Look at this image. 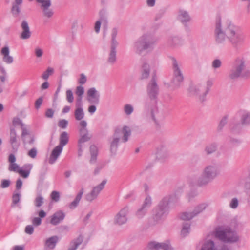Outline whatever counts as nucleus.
<instances>
[{"mask_svg":"<svg viewBox=\"0 0 250 250\" xmlns=\"http://www.w3.org/2000/svg\"><path fill=\"white\" fill-rule=\"evenodd\" d=\"M214 32L215 41L218 44L226 45L229 42L236 47L244 41L243 32L239 27L230 21H227L222 26L219 17L216 21Z\"/></svg>","mask_w":250,"mask_h":250,"instance_id":"obj_1","label":"nucleus"},{"mask_svg":"<svg viewBox=\"0 0 250 250\" xmlns=\"http://www.w3.org/2000/svg\"><path fill=\"white\" fill-rule=\"evenodd\" d=\"M131 134V130L129 126L124 125L122 128L115 129L114 134L110 139V151L115 153L119 143H125Z\"/></svg>","mask_w":250,"mask_h":250,"instance_id":"obj_2","label":"nucleus"},{"mask_svg":"<svg viewBox=\"0 0 250 250\" xmlns=\"http://www.w3.org/2000/svg\"><path fill=\"white\" fill-rule=\"evenodd\" d=\"M220 174L218 166L212 163L206 166L203 169L201 176L196 181V185L200 187L208 185Z\"/></svg>","mask_w":250,"mask_h":250,"instance_id":"obj_3","label":"nucleus"},{"mask_svg":"<svg viewBox=\"0 0 250 250\" xmlns=\"http://www.w3.org/2000/svg\"><path fill=\"white\" fill-rule=\"evenodd\" d=\"M215 237L226 243H235L239 241V237L235 231L229 227L217 228L213 232Z\"/></svg>","mask_w":250,"mask_h":250,"instance_id":"obj_4","label":"nucleus"},{"mask_svg":"<svg viewBox=\"0 0 250 250\" xmlns=\"http://www.w3.org/2000/svg\"><path fill=\"white\" fill-rule=\"evenodd\" d=\"M157 39L151 33H146L141 37L135 42L134 47L137 53H141L144 50L152 49L156 44Z\"/></svg>","mask_w":250,"mask_h":250,"instance_id":"obj_5","label":"nucleus"},{"mask_svg":"<svg viewBox=\"0 0 250 250\" xmlns=\"http://www.w3.org/2000/svg\"><path fill=\"white\" fill-rule=\"evenodd\" d=\"M8 161L9 163V171L18 173L21 177L25 179L28 177L33 168L32 164H26L20 167L19 165L15 163L16 157L13 154H10L9 155Z\"/></svg>","mask_w":250,"mask_h":250,"instance_id":"obj_6","label":"nucleus"},{"mask_svg":"<svg viewBox=\"0 0 250 250\" xmlns=\"http://www.w3.org/2000/svg\"><path fill=\"white\" fill-rule=\"evenodd\" d=\"M246 62L244 58H237L234 68L230 71L229 77L231 79L239 77H250V70L246 69Z\"/></svg>","mask_w":250,"mask_h":250,"instance_id":"obj_7","label":"nucleus"},{"mask_svg":"<svg viewBox=\"0 0 250 250\" xmlns=\"http://www.w3.org/2000/svg\"><path fill=\"white\" fill-rule=\"evenodd\" d=\"M171 62L173 70V78L171 83L175 88H178L184 80V76L179 62L174 58L171 59Z\"/></svg>","mask_w":250,"mask_h":250,"instance_id":"obj_8","label":"nucleus"},{"mask_svg":"<svg viewBox=\"0 0 250 250\" xmlns=\"http://www.w3.org/2000/svg\"><path fill=\"white\" fill-rule=\"evenodd\" d=\"M196 250H231L226 247H219L217 243L210 239H206L196 246Z\"/></svg>","mask_w":250,"mask_h":250,"instance_id":"obj_9","label":"nucleus"},{"mask_svg":"<svg viewBox=\"0 0 250 250\" xmlns=\"http://www.w3.org/2000/svg\"><path fill=\"white\" fill-rule=\"evenodd\" d=\"M80 125L81 126L79 129L80 138L78 141L79 156L81 155V153L83 151V144L84 142L89 140L91 137V136L89 134L88 131L86 128L87 122L84 120H82L80 122Z\"/></svg>","mask_w":250,"mask_h":250,"instance_id":"obj_10","label":"nucleus"},{"mask_svg":"<svg viewBox=\"0 0 250 250\" xmlns=\"http://www.w3.org/2000/svg\"><path fill=\"white\" fill-rule=\"evenodd\" d=\"M36 1L41 4L40 8L42 11L43 16L47 19H50L53 16L54 11L50 8L51 0H36Z\"/></svg>","mask_w":250,"mask_h":250,"instance_id":"obj_11","label":"nucleus"},{"mask_svg":"<svg viewBox=\"0 0 250 250\" xmlns=\"http://www.w3.org/2000/svg\"><path fill=\"white\" fill-rule=\"evenodd\" d=\"M107 181L103 180L99 185L94 187L92 190L85 195V199L86 201L91 202L96 199L100 192L104 189Z\"/></svg>","mask_w":250,"mask_h":250,"instance_id":"obj_12","label":"nucleus"},{"mask_svg":"<svg viewBox=\"0 0 250 250\" xmlns=\"http://www.w3.org/2000/svg\"><path fill=\"white\" fill-rule=\"evenodd\" d=\"M167 211V203L162 201L155 210L154 219L158 222Z\"/></svg>","mask_w":250,"mask_h":250,"instance_id":"obj_13","label":"nucleus"},{"mask_svg":"<svg viewBox=\"0 0 250 250\" xmlns=\"http://www.w3.org/2000/svg\"><path fill=\"white\" fill-rule=\"evenodd\" d=\"M128 213V207L121 209L114 218V223L118 225H122L127 221V215Z\"/></svg>","mask_w":250,"mask_h":250,"instance_id":"obj_14","label":"nucleus"},{"mask_svg":"<svg viewBox=\"0 0 250 250\" xmlns=\"http://www.w3.org/2000/svg\"><path fill=\"white\" fill-rule=\"evenodd\" d=\"M241 125L237 124L231 127L232 131L234 133L239 132L241 129V125H248L250 124V113L244 111L241 116Z\"/></svg>","mask_w":250,"mask_h":250,"instance_id":"obj_15","label":"nucleus"},{"mask_svg":"<svg viewBox=\"0 0 250 250\" xmlns=\"http://www.w3.org/2000/svg\"><path fill=\"white\" fill-rule=\"evenodd\" d=\"M87 100L89 104H98L100 101V94L94 87L89 88L87 92Z\"/></svg>","mask_w":250,"mask_h":250,"instance_id":"obj_16","label":"nucleus"},{"mask_svg":"<svg viewBox=\"0 0 250 250\" xmlns=\"http://www.w3.org/2000/svg\"><path fill=\"white\" fill-rule=\"evenodd\" d=\"M148 96L151 100H155L158 93V87L154 78H153L147 86Z\"/></svg>","mask_w":250,"mask_h":250,"instance_id":"obj_17","label":"nucleus"},{"mask_svg":"<svg viewBox=\"0 0 250 250\" xmlns=\"http://www.w3.org/2000/svg\"><path fill=\"white\" fill-rule=\"evenodd\" d=\"M203 88H204L203 83H198L191 86L189 91L192 95L198 96L200 101H204L205 100L206 96L202 95Z\"/></svg>","mask_w":250,"mask_h":250,"instance_id":"obj_18","label":"nucleus"},{"mask_svg":"<svg viewBox=\"0 0 250 250\" xmlns=\"http://www.w3.org/2000/svg\"><path fill=\"white\" fill-rule=\"evenodd\" d=\"M65 216V214L62 211L58 210L50 216V223L54 226L57 225L63 220Z\"/></svg>","mask_w":250,"mask_h":250,"instance_id":"obj_19","label":"nucleus"},{"mask_svg":"<svg viewBox=\"0 0 250 250\" xmlns=\"http://www.w3.org/2000/svg\"><path fill=\"white\" fill-rule=\"evenodd\" d=\"M10 143L11 145L13 152H16L20 146V143L18 141L16 132L13 128L10 129Z\"/></svg>","mask_w":250,"mask_h":250,"instance_id":"obj_20","label":"nucleus"},{"mask_svg":"<svg viewBox=\"0 0 250 250\" xmlns=\"http://www.w3.org/2000/svg\"><path fill=\"white\" fill-rule=\"evenodd\" d=\"M21 27L22 30L20 35V38L23 40L29 39L31 35L28 22L26 21H23L21 24Z\"/></svg>","mask_w":250,"mask_h":250,"instance_id":"obj_21","label":"nucleus"},{"mask_svg":"<svg viewBox=\"0 0 250 250\" xmlns=\"http://www.w3.org/2000/svg\"><path fill=\"white\" fill-rule=\"evenodd\" d=\"M177 18L183 24H186L191 21V17L188 12L184 10L179 11Z\"/></svg>","mask_w":250,"mask_h":250,"instance_id":"obj_22","label":"nucleus"},{"mask_svg":"<svg viewBox=\"0 0 250 250\" xmlns=\"http://www.w3.org/2000/svg\"><path fill=\"white\" fill-rule=\"evenodd\" d=\"M1 54L3 56V61L7 64H11L13 62V58L10 55L9 47L4 46L1 50Z\"/></svg>","mask_w":250,"mask_h":250,"instance_id":"obj_23","label":"nucleus"},{"mask_svg":"<svg viewBox=\"0 0 250 250\" xmlns=\"http://www.w3.org/2000/svg\"><path fill=\"white\" fill-rule=\"evenodd\" d=\"M62 149L63 147L59 146H57L53 149L49 159V164H53L54 163L62 152Z\"/></svg>","mask_w":250,"mask_h":250,"instance_id":"obj_24","label":"nucleus"},{"mask_svg":"<svg viewBox=\"0 0 250 250\" xmlns=\"http://www.w3.org/2000/svg\"><path fill=\"white\" fill-rule=\"evenodd\" d=\"M23 0H14L12 3L11 7V13L14 17L19 16L21 12V6L22 4Z\"/></svg>","mask_w":250,"mask_h":250,"instance_id":"obj_25","label":"nucleus"},{"mask_svg":"<svg viewBox=\"0 0 250 250\" xmlns=\"http://www.w3.org/2000/svg\"><path fill=\"white\" fill-rule=\"evenodd\" d=\"M58 237L57 236H53L48 238L45 241V248L48 250L54 249L58 241Z\"/></svg>","mask_w":250,"mask_h":250,"instance_id":"obj_26","label":"nucleus"},{"mask_svg":"<svg viewBox=\"0 0 250 250\" xmlns=\"http://www.w3.org/2000/svg\"><path fill=\"white\" fill-rule=\"evenodd\" d=\"M21 128L22 130L21 137L22 140H27V138H29V139H30V142L34 143V139L30 134L29 129L25 126V125H22Z\"/></svg>","mask_w":250,"mask_h":250,"instance_id":"obj_27","label":"nucleus"},{"mask_svg":"<svg viewBox=\"0 0 250 250\" xmlns=\"http://www.w3.org/2000/svg\"><path fill=\"white\" fill-rule=\"evenodd\" d=\"M117 45H111L110 49L108 58V62L114 63L116 60V47Z\"/></svg>","mask_w":250,"mask_h":250,"instance_id":"obj_28","label":"nucleus"},{"mask_svg":"<svg viewBox=\"0 0 250 250\" xmlns=\"http://www.w3.org/2000/svg\"><path fill=\"white\" fill-rule=\"evenodd\" d=\"M84 88L82 85L78 86L76 87V94L78 96V98L77 99L76 102V106H80L81 105L82 101V97L84 93Z\"/></svg>","mask_w":250,"mask_h":250,"instance_id":"obj_29","label":"nucleus"},{"mask_svg":"<svg viewBox=\"0 0 250 250\" xmlns=\"http://www.w3.org/2000/svg\"><path fill=\"white\" fill-rule=\"evenodd\" d=\"M83 192V188H82L78 194L77 195L75 200L69 204V208L70 209H73L78 206L80 201L82 198Z\"/></svg>","mask_w":250,"mask_h":250,"instance_id":"obj_30","label":"nucleus"},{"mask_svg":"<svg viewBox=\"0 0 250 250\" xmlns=\"http://www.w3.org/2000/svg\"><path fill=\"white\" fill-rule=\"evenodd\" d=\"M83 237L79 235L76 239L73 240L71 243V246L68 250H76L77 248L83 242Z\"/></svg>","mask_w":250,"mask_h":250,"instance_id":"obj_31","label":"nucleus"},{"mask_svg":"<svg viewBox=\"0 0 250 250\" xmlns=\"http://www.w3.org/2000/svg\"><path fill=\"white\" fill-rule=\"evenodd\" d=\"M165 242L159 243L155 241L150 242L147 245V248L150 250L162 249Z\"/></svg>","mask_w":250,"mask_h":250,"instance_id":"obj_32","label":"nucleus"},{"mask_svg":"<svg viewBox=\"0 0 250 250\" xmlns=\"http://www.w3.org/2000/svg\"><path fill=\"white\" fill-rule=\"evenodd\" d=\"M68 140L69 137L68 133L65 131L62 132L60 136V144L58 146L63 147V146L68 143Z\"/></svg>","mask_w":250,"mask_h":250,"instance_id":"obj_33","label":"nucleus"},{"mask_svg":"<svg viewBox=\"0 0 250 250\" xmlns=\"http://www.w3.org/2000/svg\"><path fill=\"white\" fill-rule=\"evenodd\" d=\"M77 108L74 112V116L76 120L80 121L82 120L84 116V113L83 109L80 106H76Z\"/></svg>","mask_w":250,"mask_h":250,"instance_id":"obj_34","label":"nucleus"},{"mask_svg":"<svg viewBox=\"0 0 250 250\" xmlns=\"http://www.w3.org/2000/svg\"><path fill=\"white\" fill-rule=\"evenodd\" d=\"M217 150V145L212 143L207 145L205 148V152L208 155L214 153Z\"/></svg>","mask_w":250,"mask_h":250,"instance_id":"obj_35","label":"nucleus"},{"mask_svg":"<svg viewBox=\"0 0 250 250\" xmlns=\"http://www.w3.org/2000/svg\"><path fill=\"white\" fill-rule=\"evenodd\" d=\"M212 84L213 82L210 79L208 80L205 83H203L204 88H203V92L202 93V95L203 94V96L207 95Z\"/></svg>","mask_w":250,"mask_h":250,"instance_id":"obj_36","label":"nucleus"},{"mask_svg":"<svg viewBox=\"0 0 250 250\" xmlns=\"http://www.w3.org/2000/svg\"><path fill=\"white\" fill-rule=\"evenodd\" d=\"M207 207L206 203H202L196 206L194 209L192 211L195 216L197 215L200 213L204 210Z\"/></svg>","mask_w":250,"mask_h":250,"instance_id":"obj_37","label":"nucleus"},{"mask_svg":"<svg viewBox=\"0 0 250 250\" xmlns=\"http://www.w3.org/2000/svg\"><path fill=\"white\" fill-rule=\"evenodd\" d=\"M149 66L146 63H144L142 66V77L143 78H147L149 75Z\"/></svg>","mask_w":250,"mask_h":250,"instance_id":"obj_38","label":"nucleus"},{"mask_svg":"<svg viewBox=\"0 0 250 250\" xmlns=\"http://www.w3.org/2000/svg\"><path fill=\"white\" fill-rule=\"evenodd\" d=\"M123 111L125 115L129 116L134 111V107L130 104H125L123 107Z\"/></svg>","mask_w":250,"mask_h":250,"instance_id":"obj_39","label":"nucleus"},{"mask_svg":"<svg viewBox=\"0 0 250 250\" xmlns=\"http://www.w3.org/2000/svg\"><path fill=\"white\" fill-rule=\"evenodd\" d=\"M168 43L172 46H177L181 44V40L177 37H171L168 40Z\"/></svg>","mask_w":250,"mask_h":250,"instance_id":"obj_40","label":"nucleus"},{"mask_svg":"<svg viewBox=\"0 0 250 250\" xmlns=\"http://www.w3.org/2000/svg\"><path fill=\"white\" fill-rule=\"evenodd\" d=\"M195 216L194 215V213L193 211L189 212H185L181 214L180 218L184 220H188L192 219Z\"/></svg>","mask_w":250,"mask_h":250,"instance_id":"obj_41","label":"nucleus"},{"mask_svg":"<svg viewBox=\"0 0 250 250\" xmlns=\"http://www.w3.org/2000/svg\"><path fill=\"white\" fill-rule=\"evenodd\" d=\"M100 15H101V12H100ZM104 20V16H101L100 20L96 21L94 25V30L96 33H98L100 32L101 21Z\"/></svg>","mask_w":250,"mask_h":250,"instance_id":"obj_42","label":"nucleus"},{"mask_svg":"<svg viewBox=\"0 0 250 250\" xmlns=\"http://www.w3.org/2000/svg\"><path fill=\"white\" fill-rule=\"evenodd\" d=\"M117 29L114 28L112 30L111 32V45H118V42L116 40V38L117 35Z\"/></svg>","mask_w":250,"mask_h":250,"instance_id":"obj_43","label":"nucleus"},{"mask_svg":"<svg viewBox=\"0 0 250 250\" xmlns=\"http://www.w3.org/2000/svg\"><path fill=\"white\" fill-rule=\"evenodd\" d=\"M167 155V152L164 148H162V149L158 150L157 152V157L159 159L166 158Z\"/></svg>","mask_w":250,"mask_h":250,"instance_id":"obj_44","label":"nucleus"},{"mask_svg":"<svg viewBox=\"0 0 250 250\" xmlns=\"http://www.w3.org/2000/svg\"><path fill=\"white\" fill-rule=\"evenodd\" d=\"M190 226V224L188 223H186L183 225L182 229L181 230V235L183 237L187 236L189 233Z\"/></svg>","mask_w":250,"mask_h":250,"instance_id":"obj_45","label":"nucleus"},{"mask_svg":"<svg viewBox=\"0 0 250 250\" xmlns=\"http://www.w3.org/2000/svg\"><path fill=\"white\" fill-rule=\"evenodd\" d=\"M54 69L51 67H48L47 70L43 72L42 78L44 80H47L49 76L53 73Z\"/></svg>","mask_w":250,"mask_h":250,"instance_id":"obj_46","label":"nucleus"},{"mask_svg":"<svg viewBox=\"0 0 250 250\" xmlns=\"http://www.w3.org/2000/svg\"><path fill=\"white\" fill-rule=\"evenodd\" d=\"M152 204V200L150 197L147 196L143 204L142 205V207L146 209H147L148 208H149Z\"/></svg>","mask_w":250,"mask_h":250,"instance_id":"obj_47","label":"nucleus"},{"mask_svg":"<svg viewBox=\"0 0 250 250\" xmlns=\"http://www.w3.org/2000/svg\"><path fill=\"white\" fill-rule=\"evenodd\" d=\"M147 210L141 207L137 210L136 212V215L138 218H142L146 214Z\"/></svg>","mask_w":250,"mask_h":250,"instance_id":"obj_48","label":"nucleus"},{"mask_svg":"<svg viewBox=\"0 0 250 250\" xmlns=\"http://www.w3.org/2000/svg\"><path fill=\"white\" fill-rule=\"evenodd\" d=\"M34 203L36 207H40L43 203V198L41 195L38 196L35 198Z\"/></svg>","mask_w":250,"mask_h":250,"instance_id":"obj_49","label":"nucleus"},{"mask_svg":"<svg viewBox=\"0 0 250 250\" xmlns=\"http://www.w3.org/2000/svg\"><path fill=\"white\" fill-rule=\"evenodd\" d=\"M0 72L2 75L0 76V79L2 83H4L5 81V76L6 75V71L4 66L0 63Z\"/></svg>","mask_w":250,"mask_h":250,"instance_id":"obj_50","label":"nucleus"},{"mask_svg":"<svg viewBox=\"0 0 250 250\" xmlns=\"http://www.w3.org/2000/svg\"><path fill=\"white\" fill-rule=\"evenodd\" d=\"M66 97L67 101L71 103L74 101L73 94L71 90L68 89L66 91Z\"/></svg>","mask_w":250,"mask_h":250,"instance_id":"obj_51","label":"nucleus"},{"mask_svg":"<svg viewBox=\"0 0 250 250\" xmlns=\"http://www.w3.org/2000/svg\"><path fill=\"white\" fill-rule=\"evenodd\" d=\"M221 65L222 62L221 60L218 59H216L212 61L211 66L213 69H216L220 68L221 66Z\"/></svg>","mask_w":250,"mask_h":250,"instance_id":"obj_52","label":"nucleus"},{"mask_svg":"<svg viewBox=\"0 0 250 250\" xmlns=\"http://www.w3.org/2000/svg\"><path fill=\"white\" fill-rule=\"evenodd\" d=\"M21 194L19 193L14 192L12 196V203L14 205L18 203L20 200Z\"/></svg>","mask_w":250,"mask_h":250,"instance_id":"obj_53","label":"nucleus"},{"mask_svg":"<svg viewBox=\"0 0 250 250\" xmlns=\"http://www.w3.org/2000/svg\"><path fill=\"white\" fill-rule=\"evenodd\" d=\"M228 117L227 116L224 117L220 121L218 128L219 130H221L222 129L223 127L226 125L227 123Z\"/></svg>","mask_w":250,"mask_h":250,"instance_id":"obj_54","label":"nucleus"},{"mask_svg":"<svg viewBox=\"0 0 250 250\" xmlns=\"http://www.w3.org/2000/svg\"><path fill=\"white\" fill-rule=\"evenodd\" d=\"M239 204V201L236 198H233L229 204V207L233 209H235L237 208Z\"/></svg>","mask_w":250,"mask_h":250,"instance_id":"obj_55","label":"nucleus"},{"mask_svg":"<svg viewBox=\"0 0 250 250\" xmlns=\"http://www.w3.org/2000/svg\"><path fill=\"white\" fill-rule=\"evenodd\" d=\"M50 196L52 200L55 202H58L60 199V194L58 191H53Z\"/></svg>","mask_w":250,"mask_h":250,"instance_id":"obj_56","label":"nucleus"},{"mask_svg":"<svg viewBox=\"0 0 250 250\" xmlns=\"http://www.w3.org/2000/svg\"><path fill=\"white\" fill-rule=\"evenodd\" d=\"M68 125V121L65 119H62L58 122V126L63 129L67 127Z\"/></svg>","mask_w":250,"mask_h":250,"instance_id":"obj_57","label":"nucleus"},{"mask_svg":"<svg viewBox=\"0 0 250 250\" xmlns=\"http://www.w3.org/2000/svg\"><path fill=\"white\" fill-rule=\"evenodd\" d=\"M37 154V150L36 148L31 149L28 152V155L31 158H36Z\"/></svg>","mask_w":250,"mask_h":250,"instance_id":"obj_58","label":"nucleus"},{"mask_svg":"<svg viewBox=\"0 0 250 250\" xmlns=\"http://www.w3.org/2000/svg\"><path fill=\"white\" fill-rule=\"evenodd\" d=\"M26 233L31 235L34 232V227L32 225H27L25 229Z\"/></svg>","mask_w":250,"mask_h":250,"instance_id":"obj_59","label":"nucleus"},{"mask_svg":"<svg viewBox=\"0 0 250 250\" xmlns=\"http://www.w3.org/2000/svg\"><path fill=\"white\" fill-rule=\"evenodd\" d=\"M10 184V181L9 180L4 179L1 181L0 187L2 188H8Z\"/></svg>","mask_w":250,"mask_h":250,"instance_id":"obj_60","label":"nucleus"},{"mask_svg":"<svg viewBox=\"0 0 250 250\" xmlns=\"http://www.w3.org/2000/svg\"><path fill=\"white\" fill-rule=\"evenodd\" d=\"M32 222L33 225L38 226L41 225L42 219L39 217H35L32 219Z\"/></svg>","mask_w":250,"mask_h":250,"instance_id":"obj_61","label":"nucleus"},{"mask_svg":"<svg viewBox=\"0 0 250 250\" xmlns=\"http://www.w3.org/2000/svg\"><path fill=\"white\" fill-rule=\"evenodd\" d=\"M12 123L13 125H20L22 127V125H24L19 118H14L13 119Z\"/></svg>","mask_w":250,"mask_h":250,"instance_id":"obj_62","label":"nucleus"},{"mask_svg":"<svg viewBox=\"0 0 250 250\" xmlns=\"http://www.w3.org/2000/svg\"><path fill=\"white\" fill-rule=\"evenodd\" d=\"M86 77L83 74H81L80 75V78L79 80V83L81 84H84L86 82Z\"/></svg>","mask_w":250,"mask_h":250,"instance_id":"obj_63","label":"nucleus"},{"mask_svg":"<svg viewBox=\"0 0 250 250\" xmlns=\"http://www.w3.org/2000/svg\"><path fill=\"white\" fill-rule=\"evenodd\" d=\"M162 249L164 250H173L168 241L165 242Z\"/></svg>","mask_w":250,"mask_h":250,"instance_id":"obj_64","label":"nucleus"}]
</instances>
